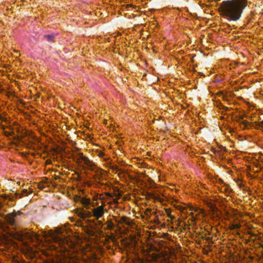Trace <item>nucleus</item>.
Instances as JSON below:
<instances>
[{
	"label": "nucleus",
	"mask_w": 263,
	"mask_h": 263,
	"mask_svg": "<svg viewBox=\"0 0 263 263\" xmlns=\"http://www.w3.org/2000/svg\"><path fill=\"white\" fill-rule=\"evenodd\" d=\"M176 209L181 212H190L191 218L190 219L192 222H195L198 220H201L204 216V213L202 209L196 207L190 206L188 208L181 205H177Z\"/></svg>",
	"instance_id": "4"
},
{
	"label": "nucleus",
	"mask_w": 263,
	"mask_h": 263,
	"mask_svg": "<svg viewBox=\"0 0 263 263\" xmlns=\"http://www.w3.org/2000/svg\"><path fill=\"white\" fill-rule=\"evenodd\" d=\"M45 37L47 38V40L49 41H52V40H53L52 35H45Z\"/></svg>",
	"instance_id": "20"
},
{
	"label": "nucleus",
	"mask_w": 263,
	"mask_h": 263,
	"mask_svg": "<svg viewBox=\"0 0 263 263\" xmlns=\"http://www.w3.org/2000/svg\"><path fill=\"white\" fill-rule=\"evenodd\" d=\"M149 197L155 201L162 203L164 201L163 196L160 191H154L149 193Z\"/></svg>",
	"instance_id": "7"
},
{
	"label": "nucleus",
	"mask_w": 263,
	"mask_h": 263,
	"mask_svg": "<svg viewBox=\"0 0 263 263\" xmlns=\"http://www.w3.org/2000/svg\"><path fill=\"white\" fill-rule=\"evenodd\" d=\"M258 126L259 127H263V120L258 123Z\"/></svg>",
	"instance_id": "22"
},
{
	"label": "nucleus",
	"mask_w": 263,
	"mask_h": 263,
	"mask_svg": "<svg viewBox=\"0 0 263 263\" xmlns=\"http://www.w3.org/2000/svg\"><path fill=\"white\" fill-rule=\"evenodd\" d=\"M241 227L240 223H232L229 226V229L231 230H234L236 229H239Z\"/></svg>",
	"instance_id": "15"
},
{
	"label": "nucleus",
	"mask_w": 263,
	"mask_h": 263,
	"mask_svg": "<svg viewBox=\"0 0 263 263\" xmlns=\"http://www.w3.org/2000/svg\"><path fill=\"white\" fill-rule=\"evenodd\" d=\"M71 219L72 221L74 220V218H71Z\"/></svg>",
	"instance_id": "29"
},
{
	"label": "nucleus",
	"mask_w": 263,
	"mask_h": 263,
	"mask_svg": "<svg viewBox=\"0 0 263 263\" xmlns=\"http://www.w3.org/2000/svg\"><path fill=\"white\" fill-rule=\"evenodd\" d=\"M73 160L79 165L82 166H86L89 168H92L93 166V163L81 153H79L75 155L73 157Z\"/></svg>",
	"instance_id": "6"
},
{
	"label": "nucleus",
	"mask_w": 263,
	"mask_h": 263,
	"mask_svg": "<svg viewBox=\"0 0 263 263\" xmlns=\"http://www.w3.org/2000/svg\"><path fill=\"white\" fill-rule=\"evenodd\" d=\"M95 181L97 183L100 185L104 184L103 183H101V176H96L94 178Z\"/></svg>",
	"instance_id": "18"
},
{
	"label": "nucleus",
	"mask_w": 263,
	"mask_h": 263,
	"mask_svg": "<svg viewBox=\"0 0 263 263\" xmlns=\"http://www.w3.org/2000/svg\"><path fill=\"white\" fill-rule=\"evenodd\" d=\"M98 199L101 200L102 201V200H103V195L102 194H97L93 196V200L97 201Z\"/></svg>",
	"instance_id": "16"
},
{
	"label": "nucleus",
	"mask_w": 263,
	"mask_h": 263,
	"mask_svg": "<svg viewBox=\"0 0 263 263\" xmlns=\"http://www.w3.org/2000/svg\"><path fill=\"white\" fill-rule=\"evenodd\" d=\"M91 206L93 208L91 212L84 210L83 209H76V213L82 219L93 217L96 219H99L103 216L105 211L104 209L105 203L103 201H102L101 205L100 206H98V202H92Z\"/></svg>",
	"instance_id": "3"
},
{
	"label": "nucleus",
	"mask_w": 263,
	"mask_h": 263,
	"mask_svg": "<svg viewBox=\"0 0 263 263\" xmlns=\"http://www.w3.org/2000/svg\"><path fill=\"white\" fill-rule=\"evenodd\" d=\"M31 191H28L27 189H23L21 193H16L15 194L11 197L10 200L11 201H14L17 198H21L24 196H26L29 194L31 193Z\"/></svg>",
	"instance_id": "11"
},
{
	"label": "nucleus",
	"mask_w": 263,
	"mask_h": 263,
	"mask_svg": "<svg viewBox=\"0 0 263 263\" xmlns=\"http://www.w3.org/2000/svg\"><path fill=\"white\" fill-rule=\"evenodd\" d=\"M29 238L31 239V240H33L34 239H39V235L36 234L35 233H32V234L29 236Z\"/></svg>",
	"instance_id": "17"
},
{
	"label": "nucleus",
	"mask_w": 263,
	"mask_h": 263,
	"mask_svg": "<svg viewBox=\"0 0 263 263\" xmlns=\"http://www.w3.org/2000/svg\"><path fill=\"white\" fill-rule=\"evenodd\" d=\"M238 185H239V187H240V188H241L243 186V185L241 183H239Z\"/></svg>",
	"instance_id": "27"
},
{
	"label": "nucleus",
	"mask_w": 263,
	"mask_h": 263,
	"mask_svg": "<svg viewBox=\"0 0 263 263\" xmlns=\"http://www.w3.org/2000/svg\"><path fill=\"white\" fill-rule=\"evenodd\" d=\"M107 228L108 229H112L114 228V223H112V222H110L109 223H108V226H107Z\"/></svg>",
	"instance_id": "21"
},
{
	"label": "nucleus",
	"mask_w": 263,
	"mask_h": 263,
	"mask_svg": "<svg viewBox=\"0 0 263 263\" xmlns=\"http://www.w3.org/2000/svg\"><path fill=\"white\" fill-rule=\"evenodd\" d=\"M6 135L7 136H9L12 135V134L11 133H7V132H6Z\"/></svg>",
	"instance_id": "26"
},
{
	"label": "nucleus",
	"mask_w": 263,
	"mask_h": 263,
	"mask_svg": "<svg viewBox=\"0 0 263 263\" xmlns=\"http://www.w3.org/2000/svg\"><path fill=\"white\" fill-rule=\"evenodd\" d=\"M83 223L82 222V221L80 220H78L76 222V225L77 226V227H82V225H83Z\"/></svg>",
	"instance_id": "19"
},
{
	"label": "nucleus",
	"mask_w": 263,
	"mask_h": 263,
	"mask_svg": "<svg viewBox=\"0 0 263 263\" xmlns=\"http://www.w3.org/2000/svg\"><path fill=\"white\" fill-rule=\"evenodd\" d=\"M129 263H135L133 259H130V257L128 256Z\"/></svg>",
	"instance_id": "24"
},
{
	"label": "nucleus",
	"mask_w": 263,
	"mask_h": 263,
	"mask_svg": "<svg viewBox=\"0 0 263 263\" xmlns=\"http://www.w3.org/2000/svg\"><path fill=\"white\" fill-rule=\"evenodd\" d=\"M80 201L81 203L84 206V207L86 209H89V206L92 203H91V200L90 198H86L85 197H82L80 198Z\"/></svg>",
	"instance_id": "13"
},
{
	"label": "nucleus",
	"mask_w": 263,
	"mask_h": 263,
	"mask_svg": "<svg viewBox=\"0 0 263 263\" xmlns=\"http://www.w3.org/2000/svg\"><path fill=\"white\" fill-rule=\"evenodd\" d=\"M231 19L230 20H232V21H237V20H238L239 18V17H230Z\"/></svg>",
	"instance_id": "23"
},
{
	"label": "nucleus",
	"mask_w": 263,
	"mask_h": 263,
	"mask_svg": "<svg viewBox=\"0 0 263 263\" xmlns=\"http://www.w3.org/2000/svg\"><path fill=\"white\" fill-rule=\"evenodd\" d=\"M118 223L123 226H127L128 228L133 227V222L132 219L126 216H122L118 220Z\"/></svg>",
	"instance_id": "8"
},
{
	"label": "nucleus",
	"mask_w": 263,
	"mask_h": 263,
	"mask_svg": "<svg viewBox=\"0 0 263 263\" xmlns=\"http://www.w3.org/2000/svg\"><path fill=\"white\" fill-rule=\"evenodd\" d=\"M44 237H45V236H46V233H45V232H44Z\"/></svg>",
	"instance_id": "28"
},
{
	"label": "nucleus",
	"mask_w": 263,
	"mask_h": 263,
	"mask_svg": "<svg viewBox=\"0 0 263 263\" xmlns=\"http://www.w3.org/2000/svg\"><path fill=\"white\" fill-rule=\"evenodd\" d=\"M59 250L63 253L65 262L67 263H100L91 247L87 246L86 248L79 246L67 237L64 238L57 237Z\"/></svg>",
	"instance_id": "1"
},
{
	"label": "nucleus",
	"mask_w": 263,
	"mask_h": 263,
	"mask_svg": "<svg viewBox=\"0 0 263 263\" xmlns=\"http://www.w3.org/2000/svg\"><path fill=\"white\" fill-rule=\"evenodd\" d=\"M105 195L106 197L111 198L112 199V202L115 204L118 203V199L122 196L121 193H118L117 194L116 193H105Z\"/></svg>",
	"instance_id": "12"
},
{
	"label": "nucleus",
	"mask_w": 263,
	"mask_h": 263,
	"mask_svg": "<svg viewBox=\"0 0 263 263\" xmlns=\"http://www.w3.org/2000/svg\"><path fill=\"white\" fill-rule=\"evenodd\" d=\"M139 263H172L169 259L153 253L145 259H139Z\"/></svg>",
	"instance_id": "5"
},
{
	"label": "nucleus",
	"mask_w": 263,
	"mask_h": 263,
	"mask_svg": "<svg viewBox=\"0 0 263 263\" xmlns=\"http://www.w3.org/2000/svg\"><path fill=\"white\" fill-rule=\"evenodd\" d=\"M21 212L18 211L17 213L13 212L7 214L6 216V220L8 223L11 226H15L16 222L15 218L16 215L21 214Z\"/></svg>",
	"instance_id": "9"
},
{
	"label": "nucleus",
	"mask_w": 263,
	"mask_h": 263,
	"mask_svg": "<svg viewBox=\"0 0 263 263\" xmlns=\"http://www.w3.org/2000/svg\"><path fill=\"white\" fill-rule=\"evenodd\" d=\"M165 213L167 215V216L172 220L173 219H175V216H173L171 213H172V210L170 208H167V209H165Z\"/></svg>",
	"instance_id": "14"
},
{
	"label": "nucleus",
	"mask_w": 263,
	"mask_h": 263,
	"mask_svg": "<svg viewBox=\"0 0 263 263\" xmlns=\"http://www.w3.org/2000/svg\"><path fill=\"white\" fill-rule=\"evenodd\" d=\"M246 6L245 0L228 1L221 3L220 9L226 16H240Z\"/></svg>",
	"instance_id": "2"
},
{
	"label": "nucleus",
	"mask_w": 263,
	"mask_h": 263,
	"mask_svg": "<svg viewBox=\"0 0 263 263\" xmlns=\"http://www.w3.org/2000/svg\"><path fill=\"white\" fill-rule=\"evenodd\" d=\"M104 156V153L103 152H100V153H99V156H100V157H103Z\"/></svg>",
	"instance_id": "25"
},
{
	"label": "nucleus",
	"mask_w": 263,
	"mask_h": 263,
	"mask_svg": "<svg viewBox=\"0 0 263 263\" xmlns=\"http://www.w3.org/2000/svg\"><path fill=\"white\" fill-rule=\"evenodd\" d=\"M217 183L220 185V186H218V188L219 189V191L220 192L226 193V194H228L231 192V189L229 186L224 183L222 179H219Z\"/></svg>",
	"instance_id": "10"
}]
</instances>
